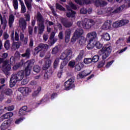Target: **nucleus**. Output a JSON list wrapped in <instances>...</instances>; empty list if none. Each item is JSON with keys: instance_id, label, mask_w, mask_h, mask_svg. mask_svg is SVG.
Masks as SVG:
<instances>
[{"instance_id": "nucleus-1", "label": "nucleus", "mask_w": 130, "mask_h": 130, "mask_svg": "<svg viewBox=\"0 0 130 130\" xmlns=\"http://www.w3.org/2000/svg\"><path fill=\"white\" fill-rule=\"evenodd\" d=\"M111 51H112V47L109 45H105L98 51V55H96L93 57L92 59H91L92 61H93V62H97V61L99 60V55H103V59H106V58L110 55Z\"/></svg>"}, {"instance_id": "nucleus-2", "label": "nucleus", "mask_w": 130, "mask_h": 130, "mask_svg": "<svg viewBox=\"0 0 130 130\" xmlns=\"http://www.w3.org/2000/svg\"><path fill=\"white\" fill-rule=\"evenodd\" d=\"M23 78L24 71L23 70L19 71L16 73L12 74L10 81V87H14L17 84V82L22 81Z\"/></svg>"}, {"instance_id": "nucleus-3", "label": "nucleus", "mask_w": 130, "mask_h": 130, "mask_svg": "<svg viewBox=\"0 0 130 130\" xmlns=\"http://www.w3.org/2000/svg\"><path fill=\"white\" fill-rule=\"evenodd\" d=\"M95 23L92 19H85L84 20L77 22V24L80 28L89 30V29L92 28V26L95 25Z\"/></svg>"}, {"instance_id": "nucleus-4", "label": "nucleus", "mask_w": 130, "mask_h": 130, "mask_svg": "<svg viewBox=\"0 0 130 130\" xmlns=\"http://www.w3.org/2000/svg\"><path fill=\"white\" fill-rule=\"evenodd\" d=\"M0 69H2L4 74L8 75V73L11 70V65L9 64V60L0 58Z\"/></svg>"}, {"instance_id": "nucleus-5", "label": "nucleus", "mask_w": 130, "mask_h": 130, "mask_svg": "<svg viewBox=\"0 0 130 130\" xmlns=\"http://www.w3.org/2000/svg\"><path fill=\"white\" fill-rule=\"evenodd\" d=\"M49 47V46L47 44H40L39 46H38L34 49V50L35 51H38V52H39V51H41V52L40 53V57H43V56L45 55V52L47 51Z\"/></svg>"}, {"instance_id": "nucleus-6", "label": "nucleus", "mask_w": 130, "mask_h": 130, "mask_svg": "<svg viewBox=\"0 0 130 130\" xmlns=\"http://www.w3.org/2000/svg\"><path fill=\"white\" fill-rule=\"evenodd\" d=\"M69 6H66L67 11H68L69 12L67 13V16L69 18H70V17H71V18H74V17H75V15H76V12L72 10V9H73V10H77V9H78V7L72 2H69Z\"/></svg>"}, {"instance_id": "nucleus-7", "label": "nucleus", "mask_w": 130, "mask_h": 130, "mask_svg": "<svg viewBox=\"0 0 130 130\" xmlns=\"http://www.w3.org/2000/svg\"><path fill=\"white\" fill-rule=\"evenodd\" d=\"M83 34H84V30L82 28H78L74 32V35L71 39V42H75Z\"/></svg>"}, {"instance_id": "nucleus-8", "label": "nucleus", "mask_w": 130, "mask_h": 130, "mask_svg": "<svg viewBox=\"0 0 130 130\" xmlns=\"http://www.w3.org/2000/svg\"><path fill=\"white\" fill-rule=\"evenodd\" d=\"M75 82V79L74 78H70L64 83V86L65 87V90L67 91L71 90L72 88H75V84L74 82Z\"/></svg>"}, {"instance_id": "nucleus-9", "label": "nucleus", "mask_w": 130, "mask_h": 130, "mask_svg": "<svg viewBox=\"0 0 130 130\" xmlns=\"http://www.w3.org/2000/svg\"><path fill=\"white\" fill-rule=\"evenodd\" d=\"M37 28L38 29V34L42 35L43 32H44V29H45L44 23H38V27L35 26L34 28V33L35 34H37Z\"/></svg>"}, {"instance_id": "nucleus-10", "label": "nucleus", "mask_w": 130, "mask_h": 130, "mask_svg": "<svg viewBox=\"0 0 130 130\" xmlns=\"http://www.w3.org/2000/svg\"><path fill=\"white\" fill-rule=\"evenodd\" d=\"M124 8H125V6L122 5L119 8H117L116 10H113V9H112V8L110 7L107 9L106 12L107 13H110L111 14V13H112L113 14H117V13H120V12H122V10H123Z\"/></svg>"}, {"instance_id": "nucleus-11", "label": "nucleus", "mask_w": 130, "mask_h": 130, "mask_svg": "<svg viewBox=\"0 0 130 130\" xmlns=\"http://www.w3.org/2000/svg\"><path fill=\"white\" fill-rule=\"evenodd\" d=\"M97 38V33L96 31H91L87 34L86 39L88 41H94Z\"/></svg>"}, {"instance_id": "nucleus-12", "label": "nucleus", "mask_w": 130, "mask_h": 130, "mask_svg": "<svg viewBox=\"0 0 130 130\" xmlns=\"http://www.w3.org/2000/svg\"><path fill=\"white\" fill-rule=\"evenodd\" d=\"M19 26L23 31L26 30V28L27 27V22H26V20H25V19L23 18H21L20 19Z\"/></svg>"}, {"instance_id": "nucleus-13", "label": "nucleus", "mask_w": 130, "mask_h": 130, "mask_svg": "<svg viewBox=\"0 0 130 130\" xmlns=\"http://www.w3.org/2000/svg\"><path fill=\"white\" fill-rule=\"evenodd\" d=\"M61 22L65 28H70L73 26V22L69 21L64 18L61 19Z\"/></svg>"}, {"instance_id": "nucleus-14", "label": "nucleus", "mask_w": 130, "mask_h": 130, "mask_svg": "<svg viewBox=\"0 0 130 130\" xmlns=\"http://www.w3.org/2000/svg\"><path fill=\"white\" fill-rule=\"evenodd\" d=\"M111 24H112L111 20H107L103 25L102 29H103V30H108V29H110V28H111Z\"/></svg>"}, {"instance_id": "nucleus-15", "label": "nucleus", "mask_w": 130, "mask_h": 130, "mask_svg": "<svg viewBox=\"0 0 130 130\" xmlns=\"http://www.w3.org/2000/svg\"><path fill=\"white\" fill-rule=\"evenodd\" d=\"M18 91L23 95H27L28 93L31 92V89L28 87H20L18 88Z\"/></svg>"}, {"instance_id": "nucleus-16", "label": "nucleus", "mask_w": 130, "mask_h": 130, "mask_svg": "<svg viewBox=\"0 0 130 130\" xmlns=\"http://www.w3.org/2000/svg\"><path fill=\"white\" fill-rule=\"evenodd\" d=\"M28 109V107L27 106H24L19 110V115H25L26 112H30L32 110H30L27 111Z\"/></svg>"}, {"instance_id": "nucleus-17", "label": "nucleus", "mask_w": 130, "mask_h": 130, "mask_svg": "<svg viewBox=\"0 0 130 130\" xmlns=\"http://www.w3.org/2000/svg\"><path fill=\"white\" fill-rule=\"evenodd\" d=\"M91 74V71L89 73H88L87 71L84 70L81 73H80L78 75H77V79L79 80L80 79H83V78H85V77H87L88 75Z\"/></svg>"}, {"instance_id": "nucleus-18", "label": "nucleus", "mask_w": 130, "mask_h": 130, "mask_svg": "<svg viewBox=\"0 0 130 130\" xmlns=\"http://www.w3.org/2000/svg\"><path fill=\"white\" fill-rule=\"evenodd\" d=\"M37 20L38 23H44L45 22V19L40 12H38L37 14Z\"/></svg>"}, {"instance_id": "nucleus-19", "label": "nucleus", "mask_w": 130, "mask_h": 130, "mask_svg": "<svg viewBox=\"0 0 130 130\" xmlns=\"http://www.w3.org/2000/svg\"><path fill=\"white\" fill-rule=\"evenodd\" d=\"M75 3L78 4V5H80V6H83V5H90V4H92L91 2V0H75Z\"/></svg>"}, {"instance_id": "nucleus-20", "label": "nucleus", "mask_w": 130, "mask_h": 130, "mask_svg": "<svg viewBox=\"0 0 130 130\" xmlns=\"http://www.w3.org/2000/svg\"><path fill=\"white\" fill-rule=\"evenodd\" d=\"M20 40L22 42H23L25 45L28 44V36L25 37V35L22 32H20Z\"/></svg>"}, {"instance_id": "nucleus-21", "label": "nucleus", "mask_w": 130, "mask_h": 130, "mask_svg": "<svg viewBox=\"0 0 130 130\" xmlns=\"http://www.w3.org/2000/svg\"><path fill=\"white\" fill-rule=\"evenodd\" d=\"M84 56H85V51L82 50L80 51L75 59L76 61H81L84 58Z\"/></svg>"}, {"instance_id": "nucleus-22", "label": "nucleus", "mask_w": 130, "mask_h": 130, "mask_svg": "<svg viewBox=\"0 0 130 130\" xmlns=\"http://www.w3.org/2000/svg\"><path fill=\"white\" fill-rule=\"evenodd\" d=\"M64 52L69 60L73 57V50L71 49H67L64 50Z\"/></svg>"}, {"instance_id": "nucleus-23", "label": "nucleus", "mask_w": 130, "mask_h": 130, "mask_svg": "<svg viewBox=\"0 0 130 130\" xmlns=\"http://www.w3.org/2000/svg\"><path fill=\"white\" fill-rule=\"evenodd\" d=\"M14 21H15V16L11 14L9 16L8 24L10 28L13 27V24H14Z\"/></svg>"}, {"instance_id": "nucleus-24", "label": "nucleus", "mask_w": 130, "mask_h": 130, "mask_svg": "<svg viewBox=\"0 0 130 130\" xmlns=\"http://www.w3.org/2000/svg\"><path fill=\"white\" fill-rule=\"evenodd\" d=\"M0 20H1V25H3L5 28L7 26V24L8 23V21H7V18H6V17H3L2 16V14H0Z\"/></svg>"}, {"instance_id": "nucleus-25", "label": "nucleus", "mask_w": 130, "mask_h": 130, "mask_svg": "<svg viewBox=\"0 0 130 130\" xmlns=\"http://www.w3.org/2000/svg\"><path fill=\"white\" fill-rule=\"evenodd\" d=\"M51 75H52V70H49L47 71H46L44 74V77L45 80H48L50 77H51Z\"/></svg>"}, {"instance_id": "nucleus-26", "label": "nucleus", "mask_w": 130, "mask_h": 130, "mask_svg": "<svg viewBox=\"0 0 130 130\" xmlns=\"http://www.w3.org/2000/svg\"><path fill=\"white\" fill-rule=\"evenodd\" d=\"M51 64V60L49 59L46 60L45 65L43 67V70H47Z\"/></svg>"}, {"instance_id": "nucleus-27", "label": "nucleus", "mask_w": 130, "mask_h": 130, "mask_svg": "<svg viewBox=\"0 0 130 130\" xmlns=\"http://www.w3.org/2000/svg\"><path fill=\"white\" fill-rule=\"evenodd\" d=\"M31 51L29 48L26 49L25 52L21 55L22 57H25L26 58H29L30 57V52Z\"/></svg>"}, {"instance_id": "nucleus-28", "label": "nucleus", "mask_w": 130, "mask_h": 130, "mask_svg": "<svg viewBox=\"0 0 130 130\" xmlns=\"http://www.w3.org/2000/svg\"><path fill=\"white\" fill-rule=\"evenodd\" d=\"M12 43V47L14 48L15 49H17L18 48H20V46H21V44H22V43L21 42H15V41H13Z\"/></svg>"}, {"instance_id": "nucleus-29", "label": "nucleus", "mask_w": 130, "mask_h": 130, "mask_svg": "<svg viewBox=\"0 0 130 130\" xmlns=\"http://www.w3.org/2000/svg\"><path fill=\"white\" fill-rule=\"evenodd\" d=\"M13 115H14V114L13 113V112H8L3 115L2 116V117L4 119H8V118H10V117H12Z\"/></svg>"}, {"instance_id": "nucleus-30", "label": "nucleus", "mask_w": 130, "mask_h": 130, "mask_svg": "<svg viewBox=\"0 0 130 130\" xmlns=\"http://www.w3.org/2000/svg\"><path fill=\"white\" fill-rule=\"evenodd\" d=\"M3 94H6L7 96H11L13 94V91L12 89L9 88H6L5 90L3 91Z\"/></svg>"}, {"instance_id": "nucleus-31", "label": "nucleus", "mask_w": 130, "mask_h": 130, "mask_svg": "<svg viewBox=\"0 0 130 130\" xmlns=\"http://www.w3.org/2000/svg\"><path fill=\"white\" fill-rule=\"evenodd\" d=\"M34 60H29L26 62L27 64L26 68H28L29 69H32V67L34 66Z\"/></svg>"}, {"instance_id": "nucleus-32", "label": "nucleus", "mask_w": 130, "mask_h": 130, "mask_svg": "<svg viewBox=\"0 0 130 130\" xmlns=\"http://www.w3.org/2000/svg\"><path fill=\"white\" fill-rule=\"evenodd\" d=\"M1 129L6 130L9 127V123L7 121H5L3 123L1 126Z\"/></svg>"}, {"instance_id": "nucleus-33", "label": "nucleus", "mask_w": 130, "mask_h": 130, "mask_svg": "<svg viewBox=\"0 0 130 130\" xmlns=\"http://www.w3.org/2000/svg\"><path fill=\"white\" fill-rule=\"evenodd\" d=\"M58 51H59V48L58 46H56L52 49L51 53L53 55L57 54Z\"/></svg>"}, {"instance_id": "nucleus-34", "label": "nucleus", "mask_w": 130, "mask_h": 130, "mask_svg": "<svg viewBox=\"0 0 130 130\" xmlns=\"http://www.w3.org/2000/svg\"><path fill=\"white\" fill-rule=\"evenodd\" d=\"M32 70L35 73L38 74V73H40V71H41V68L38 65H35L32 68Z\"/></svg>"}, {"instance_id": "nucleus-35", "label": "nucleus", "mask_w": 130, "mask_h": 130, "mask_svg": "<svg viewBox=\"0 0 130 130\" xmlns=\"http://www.w3.org/2000/svg\"><path fill=\"white\" fill-rule=\"evenodd\" d=\"M25 5L26 6V7L27 8V10L29 11V12H31L32 10V2H28V1H26L25 2Z\"/></svg>"}, {"instance_id": "nucleus-36", "label": "nucleus", "mask_w": 130, "mask_h": 130, "mask_svg": "<svg viewBox=\"0 0 130 130\" xmlns=\"http://www.w3.org/2000/svg\"><path fill=\"white\" fill-rule=\"evenodd\" d=\"M80 45L84 46L86 44V38L83 37H81L78 41Z\"/></svg>"}, {"instance_id": "nucleus-37", "label": "nucleus", "mask_w": 130, "mask_h": 130, "mask_svg": "<svg viewBox=\"0 0 130 130\" xmlns=\"http://www.w3.org/2000/svg\"><path fill=\"white\" fill-rule=\"evenodd\" d=\"M60 59H61L62 60H70V59L67 57L64 52H63L61 54L60 56Z\"/></svg>"}, {"instance_id": "nucleus-38", "label": "nucleus", "mask_w": 130, "mask_h": 130, "mask_svg": "<svg viewBox=\"0 0 130 130\" xmlns=\"http://www.w3.org/2000/svg\"><path fill=\"white\" fill-rule=\"evenodd\" d=\"M40 91H41V87L39 86L37 90L35 91L32 94V97H37V96H38V94H39V93H40Z\"/></svg>"}, {"instance_id": "nucleus-39", "label": "nucleus", "mask_w": 130, "mask_h": 130, "mask_svg": "<svg viewBox=\"0 0 130 130\" xmlns=\"http://www.w3.org/2000/svg\"><path fill=\"white\" fill-rule=\"evenodd\" d=\"M102 38L104 39V40H106V41H109V40H110V35L108 33L104 34Z\"/></svg>"}, {"instance_id": "nucleus-40", "label": "nucleus", "mask_w": 130, "mask_h": 130, "mask_svg": "<svg viewBox=\"0 0 130 130\" xmlns=\"http://www.w3.org/2000/svg\"><path fill=\"white\" fill-rule=\"evenodd\" d=\"M113 27L114 28H119L121 27V24L120 23V20L117 21L113 23Z\"/></svg>"}, {"instance_id": "nucleus-41", "label": "nucleus", "mask_w": 130, "mask_h": 130, "mask_svg": "<svg viewBox=\"0 0 130 130\" xmlns=\"http://www.w3.org/2000/svg\"><path fill=\"white\" fill-rule=\"evenodd\" d=\"M70 61V60H64L62 62H61V65L60 66V70H62L68 64V62Z\"/></svg>"}, {"instance_id": "nucleus-42", "label": "nucleus", "mask_w": 130, "mask_h": 130, "mask_svg": "<svg viewBox=\"0 0 130 130\" xmlns=\"http://www.w3.org/2000/svg\"><path fill=\"white\" fill-rule=\"evenodd\" d=\"M95 44H94V41H89V43L87 46L88 49H92L94 48Z\"/></svg>"}, {"instance_id": "nucleus-43", "label": "nucleus", "mask_w": 130, "mask_h": 130, "mask_svg": "<svg viewBox=\"0 0 130 130\" xmlns=\"http://www.w3.org/2000/svg\"><path fill=\"white\" fill-rule=\"evenodd\" d=\"M128 20L127 19H122L120 20V22L121 24V27H122V26H125V25H127V24H128L129 23Z\"/></svg>"}, {"instance_id": "nucleus-44", "label": "nucleus", "mask_w": 130, "mask_h": 130, "mask_svg": "<svg viewBox=\"0 0 130 130\" xmlns=\"http://www.w3.org/2000/svg\"><path fill=\"white\" fill-rule=\"evenodd\" d=\"M11 45V44L10 43V40H8L5 41V43L4 44V47L7 50L10 49V46Z\"/></svg>"}, {"instance_id": "nucleus-45", "label": "nucleus", "mask_w": 130, "mask_h": 130, "mask_svg": "<svg viewBox=\"0 0 130 130\" xmlns=\"http://www.w3.org/2000/svg\"><path fill=\"white\" fill-rule=\"evenodd\" d=\"M22 63L21 62L16 63L14 66L13 67V71H17L18 69L20 68V67L22 66Z\"/></svg>"}, {"instance_id": "nucleus-46", "label": "nucleus", "mask_w": 130, "mask_h": 130, "mask_svg": "<svg viewBox=\"0 0 130 130\" xmlns=\"http://www.w3.org/2000/svg\"><path fill=\"white\" fill-rule=\"evenodd\" d=\"M92 61V58H86L84 60V62L85 64H90Z\"/></svg>"}, {"instance_id": "nucleus-47", "label": "nucleus", "mask_w": 130, "mask_h": 130, "mask_svg": "<svg viewBox=\"0 0 130 130\" xmlns=\"http://www.w3.org/2000/svg\"><path fill=\"white\" fill-rule=\"evenodd\" d=\"M13 7L15 10L18 9V7L19 6L18 4V0H13Z\"/></svg>"}, {"instance_id": "nucleus-48", "label": "nucleus", "mask_w": 130, "mask_h": 130, "mask_svg": "<svg viewBox=\"0 0 130 130\" xmlns=\"http://www.w3.org/2000/svg\"><path fill=\"white\" fill-rule=\"evenodd\" d=\"M95 45L96 48H97L98 49H100L102 48V47L103 46V45H102V44H101L100 42H96L95 43Z\"/></svg>"}, {"instance_id": "nucleus-49", "label": "nucleus", "mask_w": 130, "mask_h": 130, "mask_svg": "<svg viewBox=\"0 0 130 130\" xmlns=\"http://www.w3.org/2000/svg\"><path fill=\"white\" fill-rule=\"evenodd\" d=\"M56 9H58V10H60V11H63L64 12H65V11H66V9L62 7V6H61V5H60L58 4H56Z\"/></svg>"}, {"instance_id": "nucleus-50", "label": "nucleus", "mask_w": 130, "mask_h": 130, "mask_svg": "<svg viewBox=\"0 0 130 130\" xmlns=\"http://www.w3.org/2000/svg\"><path fill=\"white\" fill-rule=\"evenodd\" d=\"M58 63H59V58H57L55 60L54 62V69H56V67L58 66Z\"/></svg>"}, {"instance_id": "nucleus-51", "label": "nucleus", "mask_w": 130, "mask_h": 130, "mask_svg": "<svg viewBox=\"0 0 130 130\" xmlns=\"http://www.w3.org/2000/svg\"><path fill=\"white\" fill-rule=\"evenodd\" d=\"M80 13L82 15H86L87 14V9L85 8H82L80 9Z\"/></svg>"}, {"instance_id": "nucleus-52", "label": "nucleus", "mask_w": 130, "mask_h": 130, "mask_svg": "<svg viewBox=\"0 0 130 130\" xmlns=\"http://www.w3.org/2000/svg\"><path fill=\"white\" fill-rule=\"evenodd\" d=\"M24 72L26 76H29V75H30V74L31 73V68L26 67Z\"/></svg>"}, {"instance_id": "nucleus-53", "label": "nucleus", "mask_w": 130, "mask_h": 130, "mask_svg": "<svg viewBox=\"0 0 130 130\" xmlns=\"http://www.w3.org/2000/svg\"><path fill=\"white\" fill-rule=\"evenodd\" d=\"M24 17H25V22H29L30 21V14H29V12L27 11V14H24Z\"/></svg>"}, {"instance_id": "nucleus-54", "label": "nucleus", "mask_w": 130, "mask_h": 130, "mask_svg": "<svg viewBox=\"0 0 130 130\" xmlns=\"http://www.w3.org/2000/svg\"><path fill=\"white\" fill-rule=\"evenodd\" d=\"M15 109V106H10L8 108L7 107H5L4 108V109H7L8 111H13L14 109Z\"/></svg>"}, {"instance_id": "nucleus-55", "label": "nucleus", "mask_w": 130, "mask_h": 130, "mask_svg": "<svg viewBox=\"0 0 130 130\" xmlns=\"http://www.w3.org/2000/svg\"><path fill=\"white\" fill-rule=\"evenodd\" d=\"M28 35L31 37L33 35V27L31 26L28 27Z\"/></svg>"}, {"instance_id": "nucleus-56", "label": "nucleus", "mask_w": 130, "mask_h": 130, "mask_svg": "<svg viewBox=\"0 0 130 130\" xmlns=\"http://www.w3.org/2000/svg\"><path fill=\"white\" fill-rule=\"evenodd\" d=\"M19 41L20 40V38L19 36V34L15 31V35H14V41Z\"/></svg>"}, {"instance_id": "nucleus-57", "label": "nucleus", "mask_w": 130, "mask_h": 130, "mask_svg": "<svg viewBox=\"0 0 130 130\" xmlns=\"http://www.w3.org/2000/svg\"><path fill=\"white\" fill-rule=\"evenodd\" d=\"M6 84H3L2 85L0 86V91H1V94H3V91L6 90Z\"/></svg>"}, {"instance_id": "nucleus-58", "label": "nucleus", "mask_w": 130, "mask_h": 130, "mask_svg": "<svg viewBox=\"0 0 130 130\" xmlns=\"http://www.w3.org/2000/svg\"><path fill=\"white\" fill-rule=\"evenodd\" d=\"M81 69H82V68L81 67V66H80V65L79 64L76 65L75 69V72H80V71H81Z\"/></svg>"}, {"instance_id": "nucleus-59", "label": "nucleus", "mask_w": 130, "mask_h": 130, "mask_svg": "<svg viewBox=\"0 0 130 130\" xmlns=\"http://www.w3.org/2000/svg\"><path fill=\"white\" fill-rule=\"evenodd\" d=\"M69 66L71 68H74L75 66H76V62L70 61L69 63Z\"/></svg>"}, {"instance_id": "nucleus-60", "label": "nucleus", "mask_w": 130, "mask_h": 130, "mask_svg": "<svg viewBox=\"0 0 130 130\" xmlns=\"http://www.w3.org/2000/svg\"><path fill=\"white\" fill-rule=\"evenodd\" d=\"M10 62L11 64H14V63H15V57H14V56L11 57V58L10 59Z\"/></svg>"}, {"instance_id": "nucleus-61", "label": "nucleus", "mask_w": 130, "mask_h": 130, "mask_svg": "<svg viewBox=\"0 0 130 130\" xmlns=\"http://www.w3.org/2000/svg\"><path fill=\"white\" fill-rule=\"evenodd\" d=\"M28 82H29V80L27 78H25L21 81V85H26L28 84Z\"/></svg>"}, {"instance_id": "nucleus-62", "label": "nucleus", "mask_w": 130, "mask_h": 130, "mask_svg": "<svg viewBox=\"0 0 130 130\" xmlns=\"http://www.w3.org/2000/svg\"><path fill=\"white\" fill-rule=\"evenodd\" d=\"M71 29H67L66 32H65V36H71Z\"/></svg>"}, {"instance_id": "nucleus-63", "label": "nucleus", "mask_w": 130, "mask_h": 130, "mask_svg": "<svg viewBox=\"0 0 130 130\" xmlns=\"http://www.w3.org/2000/svg\"><path fill=\"white\" fill-rule=\"evenodd\" d=\"M94 5L96 7H100L101 6V0H96L94 2Z\"/></svg>"}, {"instance_id": "nucleus-64", "label": "nucleus", "mask_w": 130, "mask_h": 130, "mask_svg": "<svg viewBox=\"0 0 130 130\" xmlns=\"http://www.w3.org/2000/svg\"><path fill=\"white\" fill-rule=\"evenodd\" d=\"M26 11H27V9H26L25 5L24 6H21V13L22 14H25V13H26Z\"/></svg>"}]
</instances>
